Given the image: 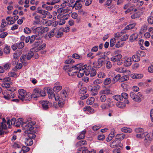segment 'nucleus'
<instances>
[{
    "instance_id": "1",
    "label": "nucleus",
    "mask_w": 153,
    "mask_h": 153,
    "mask_svg": "<svg viewBox=\"0 0 153 153\" xmlns=\"http://www.w3.org/2000/svg\"><path fill=\"white\" fill-rule=\"evenodd\" d=\"M35 124L36 122L34 121L29 122L27 124L24 128V132L25 133L28 134V136L29 139L34 138L36 137V135L33 134L34 132V127L33 126Z\"/></svg>"
},
{
    "instance_id": "2",
    "label": "nucleus",
    "mask_w": 153,
    "mask_h": 153,
    "mask_svg": "<svg viewBox=\"0 0 153 153\" xmlns=\"http://www.w3.org/2000/svg\"><path fill=\"white\" fill-rule=\"evenodd\" d=\"M136 137L140 139L145 138L143 142L146 146L149 145L152 139V138L150 137V135L146 132L137 134L136 135Z\"/></svg>"
},
{
    "instance_id": "3",
    "label": "nucleus",
    "mask_w": 153,
    "mask_h": 153,
    "mask_svg": "<svg viewBox=\"0 0 153 153\" xmlns=\"http://www.w3.org/2000/svg\"><path fill=\"white\" fill-rule=\"evenodd\" d=\"M69 93L67 89L63 90L61 91L60 100L58 102V104L60 107H62L64 105L65 101L66 100Z\"/></svg>"
},
{
    "instance_id": "4",
    "label": "nucleus",
    "mask_w": 153,
    "mask_h": 153,
    "mask_svg": "<svg viewBox=\"0 0 153 153\" xmlns=\"http://www.w3.org/2000/svg\"><path fill=\"white\" fill-rule=\"evenodd\" d=\"M31 28L34 33H38L39 34L41 35L47 32L49 30L48 27H44L42 26L37 27H33Z\"/></svg>"
},
{
    "instance_id": "5",
    "label": "nucleus",
    "mask_w": 153,
    "mask_h": 153,
    "mask_svg": "<svg viewBox=\"0 0 153 153\" xmlns=\"http://www.w3.org/2000/svg\"><path fill=\"white\" fill-rule=\"evenodd\" d=\"M80 1H76L73 6L71 5V7H72L73 8H74L76 10H78L79 13L81 15H84L85 13L82 9V4L80 3Z\"/></svg>"
},
{
    "instance_id": "6",
    "label": "nucleus",
    "mask_w": 153,
    "mask_h": 153,
    "mask_svg": "<svg viewBox=\"0 0 153 153\" xmlns=\"http://www.w3.org/2000/svg\"><path fill=\"white\" fill-rule=\"evenodd\" d=\"M80 64H77L75 66L72 67L70 70L68 72L70 76L76 75L77 73V70L80 68Z\"/></svg>"
},
{
    "instance_id": "7",
    "label": "nucleus",
    "mask_w": 153,
    "mask_h": 153,
    "mask_svg": "<svg viewBox=\"0 0 153 153\" xmlns=\"http://www.w3.org/2000/svg\"><path fill=\"white\" fill-rule=\"evenodd\" d=\"M80 64V68L77 70V72H78L77 74V76L78 77H82L84 73H85V69L87 67L86 65L81 66V64Z\"/></svg>"
},
{
    "instance_id": "8",
    "label": "nucleus",
    "mask_w": 153,
    "mask_h": 153,
    "mask_svg": "<svg viewBox=\"0 0 153 153\" xmlns=\"http://www.w3.org/2000/svg\"><path fill=\"white\" fill-rule=\"evenodd\" d=\"M41 37L39 34H36L32 35L31 37H30V43H32L35 40H37L36 42L37 43H42V41L40 39Z\"/></svg>"
},
{
    "instance_id": "9",
    "label": "nucleus",
    "mask_w": 153,
    "mask_h": 153,
    "mask_svg": "<svg viewBox=\"0 0 153 153\" xmlns=\"http://www.w3.org/2000/svg\"><path fill=\"white\" fill-rule=\"evenodd\" d=\"M100 88V85H97L96 86H94L93 88H88L89 91H90L92 95L95 96L97 95L98 93V90Z\"/></svg>"
},
{
    "instance_id": "10",
    "label": "nucleus",
    "mask_w": 153,
    "mask_h": 153,
    "mask_svg": "<svg viewBox=\"0 0 153 153\" xmlns=\"http://www.w3.org/2000/svg\"><path fill=\"white\" fill-rule=\"evenodd\" d=\"M71 4H68V7L63 8H59L57 10V12L59 13H65L69 12L71 9Z\"/></svg>"
},
{
    "instance_id": "11",
    "label": "nucleus",
    "mask_w": 153,
    "mask_h": 153,
    "mask_svg": "<svg viewBox=\"0 0 153 153\" xmlns=\"http://www.w3.org/2000/svg\"><path fill=\"white\" fill-rule=\"evenodd\" d=\"M130 96L132 100L137 102H140L141 101V99L138 95H136L132 92L130 93Z\"/></svg>"
},
{
    "instance_id": "12",
    "label": "nucleus",
    "mask_w": 153,
    "mask_h": 153,
    "mask_svg": "<svg viewBox=\"0 0 153 153\" xmlns=\"http://www.w3.org/2000/svg\"><path fill=\"white\" fill-rule=\"evenodd\" d=\"M26 91L23 89H20L18 90V98L23 101V99L25 97V96L27 94Z\"/></svg>"
},
{
    "instance_id": "13",
    "label": "nucleus",
    "mask_w": 153,
    "mask_h": 153,
    "mask_svg": "<svg viewBox=\"0 0 153 153\" xmlns=\"http://www.w3.org/2000/svg\"><path fill=\"white\" fill-rule=\"evenodd\" d=\"M9 82H4L1 85L2 87L6 88L8 91H14L15 90L14 88H10V84Z\"/></svg>"
},
{
    "instance_id": "14",
    "label": "nucleus",
    "mask_w": 153,
    "mask_h": 153,
    "mask_svg": "<svg viewBox=\"0 0 153 153\" xmlns=\"http://www.w3.org/2000/svg\"><path fill=\"white\" fill-rule=\"evenodd\" d=\"M23 119L22 118H19L16 120V126H20L23 128L24 130V128L25 127V125L27 124L25 122L23 121Z\"/></svg>"
},
{
    "instance_id": "15",
    "label": "nucleus",
    "mask_w": 153,
    "mask_h": 153,
    "mask_svg": "<svg viewBox=\"0 0 153 153\" xmlns=\"http://www.w3.org/2000/svg\"><path fill=\"white\" fill-rule=\"evenodd\" d=\"M41 89L39 88H35L33 91V96L35 98H37L40 96Z\"/></svg>"
},
{
    "instance_id": "16",
    "label": "nucleus",
    "mask_w": 153,
    "mask_h": 153,
    "mask_svg": "<svg viewBox=\"0 0 153 153\" xmlns=\"http://www.w3.org/2000/svg\"><path fill=\"white\" fill-rule=\"evenodd\" d=\"M36 12L42 15L41 17V18L42 19L45 18L46 15L48 14V13H49L48 11L43 10H38Z\"/></svg>"
},
{
    "instance_id": "17",
    "label": "nucleus",
    "mask_w": 153,
    "mask_h": 153,
    "mask_svg": "<svg viewBox=\"0 0 153 153\" xmlns=\"http://www.w3.org/2000/svg\"><path fill=\"white\" fill-rule=\"evenodd\" d=\"M57 28H55L52 29L50 32L46 34L45 36V38L47 39L48 37L49 38L53 37L54 35L55 31H57Z\"/></svg>"
},
{
    "instance_id": "18",
    "label": "nucleus",
    "mask_w": 153,
    "mask_h": 153,
    "mask_svg": "<svg viewBox=\"0 0 153 153\" xmlns=\"http://www.w3.org/2000/svg\"><path fill=\"white\" fill-rule=\"evenodd\" d=\"M136 25V24L134 23L127 25L125 27L124 29L122 30V32L123 33H126V30L133 28Z\"/></svg>"
},
{
    "instance_id": "19",
    "label": "nucleus",
    "mask_w": 153,
    "mask_h": 153,
    "mask_svg": "<svg viewBox=\"0 0 153 153\" xmlns=\"http://www.w3.org/2000/svg\"><path fill=\"white\" fill-rule=\"evenodd\" d=\"M131 57H126L124 62V65L126 67L130 66L132 64Z\"/></svg>"
},
{
    "instance_id": "20",
    "label": "nucleus",
    "mask_w": 153,
    "mask_h": 153,
    "mask_svg": "<svg viewBox=\"0 0 153 153\" xmlns=\"http://www.w3.org/2000/svg\"><path fill=\"white\" fill-rule=\"evenodd\" d=\"M83 110L84 111H87L89 113H93L94 112V109L91 106L88 105H87L84 107Z\"/></svg>"
},
{
    "instance_id": "21",
    "label": "nucleus",
    "mask_w": 153,
    "mask_h": 153,
    "mask_svg": "<svg viewBox=\"0 0 153 153\" xmlns=\"http://www.w3.org/2000/svg\"><path fill=\"white\" fill-rule=\"evenodd\" d=\"M122 57L121 54H118L117 55L112 57L111 58V60L113 62H115L120 61Z\"/></svg>"
},
{
    "instance_id": "22",
    "label": "nucleus",
    "mask_w": 153,
    "mask_h": 153,
    "mask_svg": "<svg viewBox=\"0 0 153 153\" xmlns=\"http://www.w3.org/2000/svg\"><path fill=\"white\" fill-rule=\"evenodd\" d=\"M39 44H38L37 45V46L33 48V51L34 50L35 52H37L38 50H40L41 49H44L46 47V44L45 43L42 44L41 46H40L39 47H38Z\"/></svg>"
},
{
    "instance_id": "23",
    "label": "nucleus",
    "mask_w": 153,
    "mask_h": 153,
    "mask_svg": "<svg viewBox=\"0 0 153 153\" xmlns=\"http://www.w3.org/2000/svg\"><path fill=\"white\" fill-rule=\"evenodd\" d=\"M127 137H126V135L123 134H118L116 136L115 139L119 140H122L124 138H127Z\"/></svg>"
},
{
    "instance_id": "24",
    "label": "nucleus",
    "mask_w": 153,
    "mask_h": 153,
    "mask_svg": "<svg viewBox=\"0 0 153 153\" xmlns=\"http://www.w3.org/2000/svg\"><path fill=\"white\" fill-rule=\"evenodd\" d=\"M45 90L47 91L48 94V97L49 99H52L53 98L54 94L52 90L50 88H46Z\"/></svg>"
},
{
    "instance_id": "25",
    "label": "nucleus",
    "mask_w": 153,
    "mask_h": 153,
    "mask_svg": "<svg viewBox=\"0 0 153 153\" xmlns=\"http://www.w3.org/2000/svg\"><path fill=\"white\" fill-rule=\"evenodd\" d=\"M143 76V75L141 74H133L131 75V77L134 79H140Z\"/></svg>"
},
{
    "instance_id": "26",
    "label": "nucleus",
    "mask_w": 153,
    "mask_h": 153,
    "mask_svg": "<svg viewBox=\"0 0 153 153\" xmlns=\"http://www.w3.org/2000/svg\"><path fill=\"white\" fill-rule=\"evenodd\" d=\"M104 63L103 60L102 58L99 59L97 62L96 63L95 66L97 68H100Z\"/></svg>"
},
{
    "instance_id": "27",
    "label": "nucleus",
    "mask_w": 153,
    "mask_h": 153,
    "mask_svg": "<svg viewBox=\"0 0 153 153\" xmlns=\"http://www.w3.org/2000/svg\"><path fill=\"white\" fill-rule=\"evenodd\" d=\"M42 107L44 109L46 110L49 108V102L48 101H43L41 102Z\"/></svg>"
},
{
    "instance_id": "28",
    "label": "nucleus",
    "mask_w": 153,
    "mask_h": 153,
    "mask_svg": "<svg viewBox=\"0 0 153 153\" xmlns=\"http://www.w3.org/2000/svg\"><path fill=\"white\" fill-rule=\"evenodd\" d=\"M100 94L108 95L111 94V92L110 89L107 88L104 90H101L100 92Z\"/></svg>"
},
{
    "instance_id": "29",
    "label": "nucleus",
    "mask_w": 153,
    "mask_h": 153,
    "mask_svg": "<svg viewBox=\"0 0 153 153\" xmlns=\"http://www.w3.org/2000/svg\"><path fill=\"white\" fill-rule=\"evenodd\" d=\"M86 133L85 130H84L82 131L80 133L79 136L77 137L78 140L83 139L85 137V134Z\"/></svg>"
},
{
    "instance_id": "30",
    "label": "nucleus",
    "mask_w": 153,
    "mask_h": 153,
    "mask_svg": "<svg viewBox=\"0 0 153 153\" xmlns=\"http://www.w3.org/2000/svg\"><path fill=\"white\" fill-rule=\"evenodd\" d=\"M32 98L31 94L30 93L27 92L25 96V97L23 99V101L26 100V101H30V100Z\"/></svg>"
},
{
    "instance_id": "31",
    "label": "nucleus",
    "mask_w": 153,
    "mask_h": 153,
    "mask_svg": "<svg viewBox=\"0 0 153 153\" xmlns=\"http://www.w3.org/2000/svg\"><path fill=\"white\" fill-rule=\"evenodd\" d=\"M95 101V98L93 97H89L86 101V103L88 105H91L93 104Z\"/></svg>"
},
{
    "instance_id": "32",
    "label": "nucleus",
    "mask_w": 153,
    "mask_h": 153,
    "mask_svg": "<svg viewBox=\"0 0 153 153\" xmlns=\"http://www.w3.org/2000/svg\"><path fill=\"white\" fill-rule=\"evenodd\" d=\"M86 144L87 142L86 141L84 140H81L76 143V146L77 147H79Z\"/></svg>"
},
{
    "instance_id": "33",
    "label": "nucleus",
    "mask_w": 153,
    "mask_h": 153,
    "mask_svg": "<svg viewBox=\"0 0 153 153\" xmlns=\"http://www.w3.org/2000/svg\"><path fill=\"white\" fill-rule=\"evenodd\" d=\"M138 35L137 33H134L130 37L129 39L130 40L133 42L134 40H136L138 38Z\"/></svg>"
},
{
    "instance_id": "34",
    "label": "nucleus",
    "mask_w": 153,
    "mask_h": 153,
    "mask_svg": "<svg viewBox=\"0 0 153 153\" xmlns=\"http://www.w3.org/2000/svg\"><path fill=\"white\" fill-rule=\"evenodd\" d=\"M6 20L8 22V23H10V25L13 24L15 22L13 17L8 16L6 18Z\"/></svg>"
},
{
    "instance_id": "35",
    "label": "nucleus",
    "mask_w": 153,
    "mask_h": 153,
    "mask_svg": "<svg viewBox=\"0 0 153 153\" xmlns=\"http://www.w3.org/2000/svg\"><path fill=\"white\" fill-rule=\"evenodd\" d=\"M121 131L124 132L130 133L132 131V130L129 128L124 127L121 129Z\"/></svg>"
},
{
    "instance_id": "36",
    "label": "nucleus",
    "mask_w": 153,
    "mask_h": 153,
    "mask_svg": "<svg viewBox=\"0 0 153 153\" xmlns=\"http://www.w3.org/2000/svg\"><path fill=\"white\" fill-rule=\"evenodd\" d=\"M33 48L31 49V51H30L27 56V59H31L32 57L34 55L33 52H35L34 51L35 50H34L33 51Z\"/></svg>"
},
{
    "instance_id": "37",
    "label": "nucleus",
    "mask_w": 153,
    "mask_h": 153,
    "mask_svg": "<svg viewBox=\"0 0 153 153\" xmlns=\"http://www.w3.org/2000/svg\"><path fill=\"white\" fill-rule=\"evenodd\" d=\"M22 146V144L19 143H15L13 145V146L14 148L16 149H20V151H21Z\"/></svg>"
},
{
    "instance_id": "38",
    "label": "nucleus",
    "mask_w": 153,
    "mask_h": 153,
    "mask_svg": "<svg viewBox=\"0 0 153 153\" xmlns=\"http://www.w3.org/2000/svg\"><path fill=\"white\" fill-rule=\"evenodd\" d=\"M100 101L102 102H105L107 99V97L105 95L103 94H100Z\"/></svg>"
},
{
    "instance_id": "39",
    "label": "nucleus",
    "mask_w": 153,
    "mask_h": 153,
    "mask_svg": "<svg viewBox=\"0 0 153 153\" xmlns=\"http://www.w3.org/2000/svg\"><path fill=\"white\" fill-rule=\"evenodd\" d=\"M91 69V67L90 65H88L87 67H86V68L85 69V74L86 75H88L90 74Z\"/></svg>"
},
{
    "instance_id": "40",
    "label": "nucleus",
    "mask_w": 153,
    "mask_h": 153,
    "mask_svg": "<svg viewBox=\"0 0 153 153\" xmlns=\"http://www.w3.org/2000/svg\"><path fill=\"white\" fill-rule=\"evenodd\" d=\"M30 148L27 146H23L21 149L20 151H22V153H26L30 150Z\"/></svg>"
},
{
    "instance_id": "41",
    "label": "nucleus",
    "mask_w": 153,
    "mask_h": 153,
    "mask_svg": "<svg viewBox=\"0 0 153 153\" xmlns=\"http://www.w3.org/2000/svg\"><path fill=\"white\" fill-rule=\"evenodd\" d=\"M148 26L146 25H144L141 27L140 33L142 34L143 33L145 32L147 29Z\"/></svg>"
},
{
    "instance_id": "42",
    "label": "nucleus",
    "mask_w": 153,
    "mask_h": 153,
    "mask_svg": "<svg viewBox=\"0 0 153 153\" xmlns=\"http://www.w3.org/2000/svg\"><path fill=\"white\" fill-rule=\"evenodd\" d=\"M113 98L118 101H120L123 100L122 97L119 95H115L113 97Z\"/></svg>"
},
{
    "instance_id": "43",
    "label": "nucleus",
    "mask_w": 153,
    "mask_h": 153,
    "mask_svg": "<svg viewBox=\"0 0 153 153\" xmlns=\"http://www.w3.org/2000/svg\"><path fill=\"white\" fill-rule=\"evenodd\" d=\"M120 74H117L114 77L112 80V83L113 84L115 82L117 81L120 79Z\"/></svg>"
},
{
    "instance_id": "44",
    "label": "nucleus",
    "mask_w": 153,
    "mask_h": 153,
    "mask_svg": "<svg viewBox=\"0 0 153 153\" xmlns=\"http://www.w3.org/2000/svg\"><path fill=\"white\" fill-rule=\"evenodd\" d=\"M111 79L109 78L105 79L104 81L103 84L105 85H108L112 82Z\"/></svg>"
},
{
    "instance_id": "45",
    "label": "nucleus",
    "mask_w": 153,
    "mask_h": 153,
    "mask_svg": "<svg viewBox=\"0 0 153 153\" xmlns=\"http://www.w3.org/2000/svg\"><path fill=\"white\" fill-rule=\"evenodd\" d=\"M116 105L119 108H123L126 106V104L123 102H118L116 104Z\"/></svg>"
},
{
    "instance_id": "46",
    "label": "nucleus",
    "mask_w": 153,
    "mask_h": 153,
    "mask_svg": "<svg viewBox=\"0 0 153 153\" xmlns=\"http://www.w3.org/2000/svg\"><path fill=\"white\" fill-rule=\"evenodd\" d=\"M115 71L120 73H123L126 71L125 69L122 67L117 68L115 70Z\"/></svg>"
},
{
    "instance_id": "47",
    "label": "nucleus",
    "mask_w": 153,
    "mask_h": 153,
    "mask_svg": "<svg viewBox=\"0 0 153 153\" xmlns=\"http://www.w3.org/2000/svg\"><path fill=\"white\" fill-rule=\"evenodd\" d=\"M25 144L27 146H30L33 144V141L31 139H27L25 141Z\"/></svg>"
},
{
    "instance_id": "48",
    "label": "nucleus",
    "mask_w": 153,
    "mask_h": 153,
    "mask_svg": "<svg viewBox=\"0 0 153 153\" xmlns=\"http://www.w3.org/2000/svg\"><path fill=\"white\" fill-rule=\"evenodd\" d=\"M62 88L61 85L55 86L53 88V90L56 92L59 91Z\"/></svg>"
},
{
    "instance_id": "49",
    "label": "nucleus",
    "mask_w": 153,
    "mask_h": 153,
    "mask_svg": "<svg viewBox=\"0 0 153 153\" xmlns=\"http://www.w3.org/2000/svg\"><path fill=\"white\" fill-rule=\"evenodd\" d=\"M72 67V66L71 65H66L64 66L63 68L64 70L68 72L69 71V70H70V69H71Z\"/></svg>"
},
{
    "instance_id": "50",
    "label": "nucleus",
    "mask_w": 153,
    "mask_h": 153,
    "mask_svg": "<svg viewBox=\"0 0 153 153\" xmlns=\"http://www.w3.org/2000/svg\"><path fill=\"white\" fill-rule=\"evenodd\" d=\"M152 16H149L147 19V21L148 23L152 25L153 24V17Z\"/></svg>"
},
{
    "instance_id": "51",
    "label": "nucleus",
    "mask_w": 153,
    "mask_h": 153,
    "mask_svg": "<svg viewBox=\"0 0 153 153\" xmlns=\"http://www.w3.org/2000/svg\"><path fill=\"white\" fill-rule=\"evenodd\" d=\"M97 75L99 78H104L105 76V73L102 72H99Z\"/></svg>"
},
{
    "instance_id": "52",
    "label": "nucleus",
    "mask_w": 153,
    "mask_h": 153,
    "mask_svg": "<svg viewBox=\"0 0 153 153\" xmlns=\"http://www.w3.org/2000/svg\"><path fill=\"white\" fill-rule=\"evenodd\" d=\"M132 59L135 62L139 61L140 60L139 57L137 55H134L132 56Z\"/></svg>"
},
{
    "instance_id": "53",
    "label": "nucleus",
    "mask_w": 153,
    "mask_h": 153,
    "mask_svg": "<svg viewBox=\"0 0 153 153\" xmlns=\"http://www.w3.org/2000/svg\"><path fill=\"white\" fill-rule=\"evenodd\" d=\"M21 61L23 63V65L24 66H25L27 65V63L25 62V56L24 55H22L21 57Z\"/></svg>"
},
{
    "instance_id": "54",
    "label": "nucleus",
    "mask_w": 153,
    "mask_h": 153,
    "mask_svg": "<svg viewBox=\"0 0 153 153\" xmlns=\"http://www.w3.org/2000/svg\"><path fill=\"white\" fill-rule=\"evenodd\" d=\"M3 122L1 123V127L4 129H6L7 126L5 123V120L4 118L3 119Z\"/></svg>"
},
{
    "instance_id": "55",
    "label": "nucleus",
    "mask_w": 153,
    "mask_h": 153,
    "mask_svg": "<svg viewBox=\"0 0 153 153\" xmlns=\"http://www.w3.org/2000/svg\"><path fill=\"white\" fill-rule=\"evenodd\" d=\"M116 42V39L114 38H112L110 40V46L111 47H113Z\"/></svg>"
},
{
    "instance_id": "56",
    "label": "nucleus",
    "mask_w": 153,
    "mask_h": 153,
    "mask_svg": "<svg viewBox=\"0 0 153 153\" xmlns=\"http://www.w3.org/2000/svg\"><path fill=\"white\" fill-rule=\"evenodd\" d=\"M87 89L86 87H83L80 89L79 93L81 94H84L86 93Z\"/></svg>"
},
{
    "instance_id": "57",
    "label": "nucleus",
    "mask_w": 153,
    "mask_h": 153,
    "mask_svg": "<svg viewBox=\"0 0 153 153\" xmlns=\"http://www.w3.org/2000/svg\"><path fill=\"white\" fill-rule=\"evenodd\" d=\"M115 140L113 141V142L111 143L110 146L112 148H115L117 146V144L116 143V141L117 140L115 139Z\"/></svg>"
},
{
    "instance_id": "58",
    "label": "nucleus",
    "mask_w": 153,
    "mask_h": 153,
    "mask_svg": "<svg viewBox=\"0 0 153 153\" xmlns=\"http://www.w3.org/2000/svg\"><path fill=\"white\" fill-rule=\"evenodd\" d=\"M10 66L11 64L10 63H7L3 66L4 69L5 70H9L10 68Z\"/></svg>"
},
{
    "instance_id": "59",
    "label": "nucleus",
    "mask_w": 153,
    "mask_h": 153,
    "mask_svg": "<svg viewBox=\"0 0 153 153\" xmlns=\"http://www.w3.org/2000/svg\"><path fill=\"white\" fill-rule=\"evenodd\" d=\"M63 35V33L60 30H59L57 32L56 36L57 38H59L62 37Z\"/></svg>"
},
{
    "instance_id": "60",
    "label": "nucleus",
    "mask_w": 153,
    "mask_h": 153,
    "mask_svg": "<svg viewBox=\"0 0 153 153\" xmlns=\"http://www.w3.org/2000/svg\"><path fill=\"white\" fill-rule=\"evenodd\" d=\"M123 43L122 41H118V42L115 45V46L117 48H120V47H122L123 45Z\"/></svg>"
},
{
    "instance_id": "61",
    "label": "nucleus",
    "mask_w": 153,
    "mask_h": 153,
    "mask_svg": "<svg viewBox=\"0 0 153 153\" xmlns=\"http://www.w3.org/2000/svg\"><path fill=\"white\" fill-rule=\"evenodd\" d=\"M10 47L8 46H6L4 48V52L6 54L10 53Z\"/></svg>"
},
{
    "instance_id": "62",
    "label": "nucleus",
    "mask_w": 153,
    "mask_h": 153,
    "mask_svg": "<svg viewBox=\"0 0 153 153\" xmlns=\"http://www.w3.org/2000/svg\"><path fill=\"white\" fill-rule=\"evenodd\" d=\"M122 33H123L122 32V31L121 32H117L116 33H115L114 34V38H117H117L120 37L122 35Z\"/></svg>"
},
{
    "instance_id": "63",
    "label": "nucleus",
    "mask_w": 153,
    "mask_h": 153,
    "mask_svg": "<svg viewBox=\"0 0 153 153\" xmlns=\"http://www.w3.org/2000/svg\"><path fill=\"white\" fill-rule=\"evenodd\" d=\"M90 73V76H93L96 75V71L95 69L92 68Z\"/></svg>"
},
{
    "instance_id": "64",
    "label": "nucleus",
    "mask_w": 153,
    "mask_h": 153,
    "mask_svg": "<svg viewBox=\"0 0 153 153\" xmlns=\"http://www.w3.org/2000/svg\"><path fill=\"white\" fill-rule=\"evenodd\" d=\"M135 131L136 133H143L144 131V130L142 128H136Z\"/></svg>"
}]
</instances>
